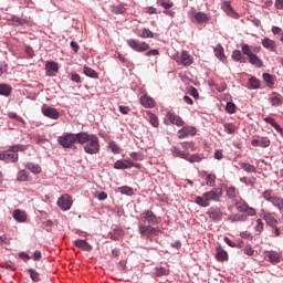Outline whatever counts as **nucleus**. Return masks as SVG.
<instances>
[{
    "instance_id": "obj_40",
    "label": "nucleus",
    "mask_w": 283,
    "mask_h": 283,
    "mask_svg": "<svg viewBox=\"0 0 283 283\" xmlns=\"http://www.w3.org/2000/svg\"><path fill=\"white\" fill-rule=\"evenodd\" d=\"M140 39H154V32L149 29H143L140 33H138Z\"/></svg>"
},
{
    "instance_id": "obj_42",
    "label": "nucleus",
    "mask_w": 283,
    "mask_h": 283,
    "mask_svg": "<svg viewBox=\"0 0 283 283\" xmlns=\"http://www.w3.org/2000/svg\"><path fill=\"white\" fill-rule=\"evenodd\" d=\"M222 9L224 10V12H227V14H229L230 17L235 14V11H233V8L231 7V2L229 1H224Z\"/></svg>"
},
{
    "instance_id": "obj_13",
    "label": "nucleus",
    "mask_w": 283,
    "mask_h": 283,
    "mask_svg": "<svg viewBox=\"0 0 283 283\" xmlns=\"http://www.w3.org/2000/svg\"><path fill=\"white\" fill-rule=\"evenodd\" d=\"M198 130L193 126H184L181 129L178 130V138H187L188 136H196Z\"/></svg>"
},
{
    "instance_id": "obj_16",
    "label": "nucleus",
    "mask_w": 283,
    "mask_h": 283,
    "mask_svg": "<svg viewBox=\"0 0 283 283\" xmlns=\"http://www.w3.org/2000/svg\"><path fill=\"white\" fill-rule=\"evenodd\" d=\"M167 120L177 127H182L185 125V120L180 116L174 115L172 113L168 112L166 114Z\"/></svg>"
},
{
    "instance_id": "obj_3",
    "label": "nucleus",
    "mask_w": 283,
    "mask_h": 283,
    "mask_svg": "<svg viewBox=\"0 0 283 283\" xmlns=\"http://www.w3.org/2000/svg\"><path fill=\"white\" fill-rule=\"evenodd\" d=\"M220 198H222V188H214L210 191H207L201 196H197L195 198L196 205L199 207H209L211 203L209 202L212 200L213 202H219Z\"/></svg>"
},
{
    "instance_id": "obj_61",
    "label": "nucleus",
    "mask_w": 283,
    "mask_h": 283,
    "mask_svg": "<svg viewBox=\"0 0 283 283\" xmlns=\"http://www.w3.org/2000/svg\"><path fill=\"white\" fill-rule=\"evenodd\" d=\"M243 252L245 255H253V253H255V251L253 250V248H251V245H245V248L243 249Z\"/></svg>"
},
{
    "instance_id": "obj_30",
    "label": "nucleus",
    "mask_w": 283,
    "mask_h": 283,
    "mask_svg": "<svg viewBox=\"0 0 283 283\" xmlns=\"http://www.w3.org/2000/svg\"><path fill=\"white\" fill-rule=\"evenodd\" d=\"M239 166L241 169H244L247 174H255L258 171V168L251 164L248 163H239Z\"/></svg>"
},
{
    "instance_id": "obj_58",
    "label": "nucleus",
    "mask_w": 283,
    "mask_h": 283,
    "mask_svg": "<svg viewBox=\"0 0 283 283\" xmlns=\"http://www.w3.org/2000/svg\"><path fill=\"white\" fill-rule=\"evenodd\" d=\"M247 213L245 216H250V217H253V216H258V211L254 209V208H251L248 206V208L245 209V212Z\"/></svg>"
},
{
    "instance_id": "obj_4",
    "label": "nucleus",
    "mask_w": 283,
    "mask_h": 283,
    "mask_svg": "<svg viewBox=\"0 0 283 283\" xmlns=\"http://www.w3.org/2000/svg\"><path fill=\"white\" fill-rule=\"evenodd\" d=\"M25 149H28V146L21 144L10 146L7 150H0V160L13 164L19 163V151H25Z\"/></svg>"
},
{
    "instance_id": "obj_27",
    "label": "nucleus",
    "mask_w": 283,
    "mask_h": 283,
    "mask_svg": "<svg viewBox=\"0 0 283 283\" xmlns=\"http://www.w3.org/2000/svg\"><path fill=\"white\" fill-rule=\"evenodd\" d=\"M214 55L221 63H227V56L224 55V49L222 46H218L214 49Z\"/></svg>"
},
{
    "instance_id": "obj_41",
    "label": "nucleus",
    "mask_w": 283,
    "mask_h": 283,
    "mask_svg": "<svg viewBox=\"0 0 283 283\" xmlns=\"http://www.w3.org/2000/svg\"><path fill=\"white\" fill-rule=\"evenodd\" d=\"M147 118L153 127H158V117L151 112H147Z\"/></svg>"
},
{
    "instance_id": "obj_56",
    "label": "nucleus",
    "mask_w": 283,
    "mask_h": 283,
    "mask_svg": "<svg viewBox=\"0 0 283 283\" xmlns=\"http://www.w3.org/2000/svg\"><path fill=\"white\" fill-rule=\"evenodd\" d=\"M8 117L14 120H18V123H23V118L18 116L14 112H9Z\"/></svg>"
},
{
    "instance_id": "obj_21",
    "label": "nucleus",
    "mask_w": 283,
    "mask_h": 283,
    "mask_svg": "<svg viewBox=\"0 0 283 283\" xmlns=\"http://www.w3.org/2000/svg\"><path fill=\"white\" fill-rule=\"evenodd\" d=\"M268 259L271 264H280L282 260V254H280V252L271 251L268 254Z\"/></svg>"
},
{
    "instance_id": "obj_36",
    "label": "nucleus",
    "mask_w": 283,
    "mask_h": 283,
    "mask_svg": "<svg viewBox=\"0 0 283 283\" xmlns=\"http://www.w3.org/2000/svg\"><path fill=\"white\" fill-rule=\"evenodd\" d=\"M125 235V232L119 228H114L113 232H111L112 240H118L119 238H123Z\"/></svg>"
},
{
    "instance_id": "obj_60",
    "label": "nucleus",
    "mask_w": 283,
    "mask_h": 283,
    "mask_svg": "<svg viewBox=\"0 0 283 283\" xmlns=\"http://www.w3.org/2000/svg\"><path fill=\"white\" fill-rule=\"evenodd\" d=\"M71 81H73V83H81V75H78V73H71Z\"/></svg>"
},
{
    "instance_id": "obj_33",
    "label": "nucleus",
    "mask_w": 283,
    "mask_h": 283,
    "mask_svg": "<svg viewBox=\"0 0 283 283\" xmlns=\"http://www.w3.org/2000/svg\"><path fill=\"white\" fill-rule=\"evenodd\" d=\"M248 87L249 90H260V80H258L256 77H250L248 80Z\"/></svg>"
},
{
    "instance_id": "obj_11",
    "label": "nucleus",
    "mask_w": 283,
    "mask_h": 283,
    "mask_svg": "<svg viewBox=\"0 0 283 283\" xmlns=\"http://www.w3.org/2000/svg\"><path fill=\"white\" fill-rule=\"evenodd\" d=\"M72 196L70 195H62L57 200V207H60L62 211H70V209H72Z\"/></svg>"
},
{
    "instance_id": "obj_44",
    "label": "nucleus",
    "mask_w": 283,
    "mask_h": 283,
    "mask_svg": "<svg viewBox=\"0 0 283 283\" xmlns=\"http://www.w3.org/2000/svg\"><path fill=\"white\" fill-rule=\"evenodd\" d=\"M120 193H124L125 196H134V188L129 186H123L119 188Z\"/></svg>"
},
{
    "instance_id": "obj_26",
    "label": "nucleus",
    "mask_w": 283,
    "mask_h": 283,
    "mask_svg": "<svg viewBox=\"0 0 283 283\" xmlns=\"http://www.w3.org/2000/svg\"><path fill=\"white\" fill-rule=\"evenodd\" d=\"M13 218L17 220V222H25L28 220V216H25V212L17 209L13 211Z\"/></svg>"
},
{
    "instance_id": "obj_19",
    "label": "nucleus",
    "mask_w": 283,
    "mask_h": 283,
    "mask_svg": "<svg viewBox=\"0 0 283 283\" xmlns=\"http://www.w3.org/2000/svg\"><path fill=\"white\" fill-rule=\"evenodd\" d=\"M74 247H76L77 249H81V251H86V252L92 251V245L87 243V241L85 240H81V239L75 240Z\"/></svg>"
},
{
    "instance_id": "obj_10",
    "label": "nucleus",
    "mask_w": 283,
    "mask_h": 283,
    "mask_svg": "<svg viewBox=\"0 0 283 283\" xmlns=\"http://www.w3.org/2000/svg\"><path fill=\"white\" fill-rule=\"evenodd\" d=\"M127 45L135 52H147V50H149V44L147 42H139L135 39L127 40Z\"/></svg>"
},
{
    "instance_id": "obj_24",
    "label": "nucleus",
    "mask_w": 283,
    "mask_h": 283,
    "mask_svg": "<svg viewBox=\"0 0 283 283\" xmlns=\"http://www.w3.org/2000/svg\"><path fill=\"white\" fill-rule=\"evenodd\" d=\"M248 219L247 214L235 213L228 217V222H247Z\"/></svg>"
},
{
    "instance_id": "obj_57",
    "label": "nucleus",
    "mask_w": 283,
    "mask_h": 283,
    "mask_svg": "<svg viewBox=\"0 0 283 283\" xmlns=\"http://www.w3.org/2000/svg\"><path fill=\"white\" fill-rule=\"evenodd\" d=\"M270 103H271V105H273L274 107H275V106L280 107V105H282V99H280V97H271V98H270Z\"/></svg>"
},
{
    "instance_id": "obj_15",
    "label": "nucleus",
    "mask_w": 283,
    "mask_h": 283,
    "mask_svg": "<svg viewBox=\"0 0 283 283\" xmlns=\"http://www.w3.org/2000/svg\"><path fill=\"white\" fill-rule=\"evenodd\" d=\"M263 220H265L268 227L270 228L280 224V221H277V218H275V213L273 212H264Z\"/></svg>"
},
{
    "instance_id": "obj_43",
    "label": "nucleus",
    "mask_w": 283,
    "mask_h": 283,
    "mask_svg": "<svg viewBox=\"0 0 283 283\" xmlns=\"http://www.w3.org/2000/svg\"><path fill=\"white\" fill-rule=\"evenodd\" d=\"M223 127H224V132H226L227 134H235V130L238 129V128L235 127V124H232V123H226V124L223 125Z\"/></svg>"
},
{
    "instance_id": "obj_48",
    "label": "nucleus",
    "mask_w": 283,
    "mask_h": 283,
    "mask_svg": "<svg viewBox=\"0 0 283 283\" xmlns=\"http://www.w3.org/2000/svg\"><path fill=\"white\" fill-rule=\"evenodd\" d=\"M125 11H126V9L123 6H114L112 8L113 14H125Z\"/></svg>"
},
{
    "instance_id": "obj_49",
    "label": "nucleus",
    "mask_w": 283,
    "mask_h": 283,
    "mask_svg": "<svg viewBox=\"0 0 283 283\" xmlns=\"http://www.w3.org/2000/svg\"><path fill=\"white\" fill-rule=\"evenodd\" d=\"M109 149L113 151V154H120V146L116 144L115 142H111L108 144Z\"/></svg>"
},
{
    "instance_id": "obj_9",
    "label": "nucleus",
    "mask_w": 283,
    "mask_h": 283,
    "mask_svg": "<svg viewBox=\"0 0 283 283\" xmlns=\"http://www.w3.org/2000/svg\"><path fill=\"white\" fill-rule=\"evenodd\" d=\"M132 167L140 169V164H136L132 159H119L114 164V169H132Z\"/></svg>"
},
{
    "instance_id": "obj_31",
    "label": "nucleus",
    "mask_w": 283,
    "mask_h": 283,
    "mask_svg": "<svg viewBox=\"0 0 283 283\" xmlns=\"http://www.w3.org/2000/svg\"><path fill=\"white\" fill-rule=\"evenodd\" d=\"M12 94V86L10 84H0V96H10Z\"/></svg>"
},
{
    "instance_id": "obj_20",
    "label": "nucleus",
    "mask_w": 283,
    "mask_h": 283,
    "mask_svg": "<svg viewBox=\"0 0 283 283\" xmlns=\"http://www.w3.org/2000/svg\"><path fill=\"white\" fill-rule=\"evenodd\" d=\"M139 101L143 107H156V102L147 94L143 95Z\"/></svg>"
},
{
    "instance_id": "obj_64",
    "label": "nucleus",
    "mask_w": 283,
    "mask_h": 283,
    "mask_svg": "<svg viewBox=\"0 0 283 283\" xmlns=\"http://www.w3.org/2000/svg\"><path fill=\"white\" fill-rule=\"evenodd\" d=\"M214 158H216V160H222V158H224V155L222 154V150H216L214 151Z\"/></svg>"
},
{
    "instance_id": "obj_50",
    "label": "nucleus",
    "mask_w": 283,
    "mask_h": 283,
    "mask_svg": "<svg viewBox=\"0 0 283 283\" xmlns=\"http://www.w3.org/2000/svg\"><path fill=\"white\" fill-rule=\"evenodd\" d=\"M206 185L208 187H213L216 185V175H208L206 177Z\"/></svg>"
},
{
    "instance_id": "obj_37",
    "label": "nucleus",
    "mask_w": 283,
    "mask_h": 283,
    "mask_svg": "<svg viewBox=\"0 0 283 283\" xmlns=\"http://www.w3.org/2000/svg\"><path fill=\"white\" fill-rule=\"evenodd\" d=\"M83 74H85V76H88V78H98V74L96 73V71H94L90 66H84Z\"/></svg>"
},
{
    "instance_id": "obj_51",
    "label": "nucleus",
    "mask_w": 283,
    "mask_h": 283,
    "mask_svg": "<svg viewBox=\"0 0 283 283\" xmlns=\"http://www.w3.org/2000/svg\"><path fill=\"white\" fill-rule=\"evenodd\" d=\"M182 149H190L191 151H196V145L192 142H184L181 144Z\"/></svg>"
},
{
    "instance_id": "obj_29",
    "label": "nucleus",
    "mask_w": 283,
    "mask_h": 283,
    "mask_svg": "<svg viewBox=\"0 0 283 283\" xmlns=\"http://www.w3.org/2000/svg\"><path fill=\"white\" fill-rule=\"evenodd\" d=\"M172 154L177 158H182L184 160L189 159V153L180 150L178 147L174 146L172 147Z\"/></svg>"
},
{
    "instance_id": "obj_59",
    "label": "nucleus",
    "mask_w": 283,
    "mask_h": 283,
    "mask_svg": "<svg viewBox=\"0 0 283 283\" xmlns=\"http://www.w3.org/2000/svg\"><path fill=\"white\" fill-rule=\"evenodd\" d=\"M159 4L161 6V8H165V10H169V9L174 8V3L172 2H167L165 0H161L159 2Z\"/></svg>"
},
{
    "instance_id": "obj_32",
    "label": "nucleus",
    "mask_w": 283,
    "mask_h": 283,
    "mask_svg": "<svg viewBox=\"0 0 283 283\" xmlns=\"http://www.w3.org/2000/svg\"><path fill=\"white\" fill-rule=\"evenodd\" d=\"M195 20L197 23H207L209 21V15L205 12L195 13Z\"/></svg>"
},
{
    "instance_id": "obj_63",
    "label": "nucleus",
    "mask_w": 283,
    "mask_h": 283,
    "mask_svg": "<svg viewBox=\"0 0 283 283\" xmlns=\"http://www.w3.org/2000/svg\"><path fill=\"white\" fill-rule=\"evenodd\" d=\"M130 158L134 160H143L144 157H143V154L140 153H132Z\"/></svg>"
},
{
    "instance_id": "obj_53",
    "label": "nucleus",
    "mask_w": 283,
    "mask_h": 283,
    "mask_svg": "<svg viewBox=\"0 0 283 283\" xmlns=\"http://www.w3.org/2000/svg\"><path fill=\"white\" fill-rule=\"evenodd\" d=\"M269 145H271L269 137H262L259 139V147H269Z\"/></svg>"
},
{
    "instance_id": "obj_39",
    "label": "nucleus",
    "mask_w": 283,
    "mask_h": 283,
    "mask_svg": "<svg viewBox=\"0 0 283 283\" xmlns=\"http://www.w3.org/2000/svg\"><path fill=\"white\" fill-rule=\"evenodd\" d=\"M263 81L266 83V85L270 87V90H273L275 83H273V75L269 73H263Z\"/></svg>"
},
{
    "instance_id": "obj_55",
    "label": "nucleus",
    "mask_w": 283,
    "mask_h": 283,
    "mask_svg": "<svg viewBox=\"0 0 283 283\" xmlns=\"http://www.w3.org/2000/svg\"><path fill=\"white\" fill-rule=\"evenodd\" d=\"M254 229L255 231H258V233H262V231H264V222L262 221V219L256 220V226Z\"/></svg>"
},
{
    "instance_id": "obj_46",
    "label": "nucleus",
    "mask_w": 283,
    "mask_h": 283,
    "mask_svg": "<svg viewBox=\"0 0 283 283\" xmlns=\"http://www.w3.org/2000/svg\"><path fill=\"white\" fill-rule=\"evenodd\" d=\"M28 271H29L30 277H31V280H32L33 282H41V277H40V275H39V272H36V270L30 269V270H28Z\"/></svg>"
},
{
    "instance_id": "obj_62",
    "label": "nucleus",
    "mask_w": 283,
    "mask_h": 283,
    "mask_svg": "<svg viewBox=\"0 0 283 283\" xmlns=\"http://www.w3.org/2000/svg\"><path fill=\"white\" fill-rule=\"evenodd\" d=\"M214 88L217 92H224V90H227V84L226 83L214 84Z\"/></svg>"
},
{
    "instance_id": "obj_18",
    "label": "nucleus",
    "mask_w": 283,
    "mask_h": 283,
    "mask_svg": "<svg viewBox=\"0 0 283 283\" xmlns=\"http://www.w3.org/2000/svg\"><path fill=\"white\" fill-rule=\"evenodd\" d=\"M262 45L265 48V50H269L270 52H276L277 51V44L274 40H271L269 38H264L262 40Z\"/></svg>"
},
{
    "instance_id": "obj_47",
    "label": "nucleus",
    "mask_w": 283,
    "mask_h": 283,
    "mask_svg": "<svg viewBox=\"0 0 283 283\" xmlns=\"http://www.w3.org/2000/svg\"><path fill=\"white\" fill-rule=\"evenodd\" d=\"M169 273V270L165 269V268H156L155 269V275L157 277H163V275H167Z\"/></svg>"
},
{
    "instance_id": "obj_35",
    "label": "nucleus",
    "mask_w": 283,
    "mask_h": 283,
    "mask_svg": "<svg viewBox=\"0 0 283 283\" xmlns=\"http://www.w3.org/2000/svg\"><path fill=\"white\" fill-rule=\"evenodd\" d=\"M232 59L237 61V63H247V59L242 56V52L240 50H234L232 52Z\"/></svg>"
},
{
    "instance_id": "obj_5",
    "label": "nucleus",
    "mask_w": 283,
    "mask_h": 283,
    "mask_svg": "<svg viewBox=\"0 0 283 283\" xmlns=\"http://www.w3.org/2000/svg\"><path fill=\"white\" fill-rule=\"evenodd\" d=\"M82 133L72 134V133H64L62 136L57 137V143L64 149H72L76 143H78V137Z\"/></svg>"
},
{
    "instance_id": "obj_14",
    "label": "nucleus",
    "mask_w": 283,
    "mask_h": 283,
    "mask_svg": "<svg viewBox=\"0 0 283 283\" xmlns=\"http://www.w3.org/2000/svg\"><path fill=\"white\" fill-rule=\"evenodd\" d=\"M46 76H56L59 74V63L49 61L45 64Z\"/></svg>"
},
{
    "instance_id": "obj_25",
    "label": "nucleus",
    "mask_w": 283,
    "mask_h": 283,
    "mask_svg": "<svg viewBox=\"0 0 283 283\" xmlns=\"http://www.w3.org/2000/svg\"><path fill=\"white\" fill-rule=\"evenodd\" d=\"M234 206L237 208V211H239V213H244L249 207V203H247L244 199H240L234 202Z\"/></svg>"
},
{
    "instance_id": "obj_2",
    "label": "nucleus",
    "mask_w": 283,
    "mask_h": 283,
    "mask_svg": "<svg viewBox=\"0 0 283 283\" xmlns=\"http://www.w3.org/2000/svg\"><path fill=\"white\" fill-rule=\"evenodd\" d=\"M241 51L244 56H248L249 63L254 67H264V62L258 56L262 52V46H251L249 44H241Z\"/></svg>"
},
{
    "instance_id": "obj_8",
    "label": "nucleus",
    "mask_w": 283,
    "mask_h": 283,
    "mask_svg": "<svg viewBox=\"0 0 283 283\" xmlns=\"http://www.w3.org/2000/svg\"><path fill=\"white\" fill-rule=\"evenodd\" d=\"M174 60L178 65H184V67H189L193 65V57L189 55V52L182 51L180 54L174 56Z\"/></svg>"
},
{
    "instance_id": "obj_23",
    "label": "nucleus",
    "mask_w": 283,
    "mask_h": 283,
    "mask_svg": "<svg viewBox=\"0 0 283 283\" xmlns=\"http://www.w3.org/2000/svg\"><path fill=\"white\" fill-rule=\"evenodd\" d=\"M11 21H12V25H14L15 28H18V25H32L29 20L24 18H19L17 15H13L11 18Z\"/></svg>"
},
{
    "instance_id": "obj_54",
    "label": "nucleus",
    "mask_w": 283,
    "mask_h": 283,
    "mask_svg": "<svg viewBox=\"0 0 283 283\" xmlns=\"http://www.w3.org/2000/svg\"><path fill=\"white\" fill-rule=\"evenodd\" d=\"M188 163H200V160H202V158H200V155L198 154H193V155H188Z\"/></svg>"
},
{
    "instance_id": "obj_12",
    "label": "nucleus",
    "mask_w": 283,
    "mask_h": 283,
    "mask_svg": "<svg viewBox=\"0 0 283 283\" xmlns=\"http://www.w3.org/2000/svg\"><path fill=\"white\" fill-rule=\"evenodd\" d=\"M206 213L213 222H220L222 220V209L218 207H210Z\"/></svg>"
},
{
    "instance_id": "obj_22",
    "label": "nucleus",
    "mask_w": 283,
    "mask_h": 283,
    "mask_svg": "<svg viewBox=\"0 0 283 283\" xmlns=\"http://www.w3.org/2000/svg\"><path fill=\"white\" fill-rule=\"evenodd\" d=\"M216 251V258L218 262H227V260H229V253H227V251H224L222 248L218 247Z\"/></svg>"
},
{
    "instance_id": "obj_52",
    "label": "nucleus",
    "mask_w": 283,
    "mask_h": 283,
    "mask_svg": "<svg viewBox=\"0 0 283 283\" xmlns=\"http://www.w3.org/2000/svg\"><path fill=\"white\" fill-rule=\"evenodd\" d=\"M240 182H243V185H247V187H253L254 182H253V178L251 177H242L240 178Z\"/></svg>"
},
{
    "instance_id": "obj_45",
    "label": "nucleus",
    "mask_w": 283,
    "mask_h": 283,
    "mask_svg": "<svg viewBox=\"0 0 283 283\" xmlns=\"http://www.w3.org/2000/svg\"><path fill=\"white\" fill-rule=\"evenodd\" d=\"M227 196L230 198V200H234V198H238V192L235 191V187H229L227 189Z\"/></svg>"
},
{
    "instance_id": "obj_1",
    "label": "nucleus",
    "mask_w": 283,
    "mask_h": 283,
    "mask_svg": "<svg viewBox=\"0 0 283 283\" xmlns=\"http://www.w3.org/2000/svg\"><path fill=\"white\" fill-rule=\"evenodd\" d=\"M78 145H84V151L91 156L101 151L98 136L87 132H82V135L78 137Z\"/></svg>"
},
{
    "instance_id": "obj_28",
    "label": "nucleus",
    "mask_w": 283,
    "mask_h": 283,
    "mask_svg": "<svg viewBox=\"0 0 283 283\" xmlns=\"http://www.w3.org/2000/svg\"><path fill=\"white\" fill-rule=\"evenodd\" d=\"M17 180H19V182H28L30 181V172H28V170H20L17 175Z\"/></svg>"
},
{
    "instance_id": "obj_6",
    "label": "nucleus",
    "mask_w": 283,
    "mask_h": 283,
    "mask_svg": "<svg viewBox=\"0 0 283 283\" xmlns=\"http://www.w3.org/2000/svg\"><path fill=\"white\" fill-rule=\"evenodd\" d=\"M160 222V218L156 217L154 211L151 210H145L140 214V221L138 224H148V226H156Z\"/></svg>"
},
{
    "instance_id": "obj_34",
    "label": "nucleus",
    "mask_w": 283,
    "mask_h": 283,
    "mask_svg": "<svg viewBox=\"0 0 283 283\" xmlns=\"http://www.w3.org/2000/svg\"><path fill=\"white\" fill-rule=\"evenodd\" d=\"M264 122L268 123L269 125H271L272 127H274V129H276L279 132V134H282V127L280 126V124H277V122H275V118L265 117Z\"/></svg>"
},
{
    "instance_id": "obj_17",
    "label": "nucleus",
    "mask_w": 283,
    "mask_h": 283,
    "mask_svg": "<svg viewBox=\"0 0 283 283\" xmlns=\"http://www.w3.org/2000/svg\"><path fill=\"white\" fill-rule=\"evenodd\" d=\"M42 114L46 116V118H52L53 120L59 119L60 113L54 107H43Z\"/></svg>"
},
{
    "instance_id": "obj_38",
    "label": "nucleus",
    "mask_w": 283,
    "mask_h": 283,
    "mask_svg": "<svg viewBox=\"0 0 283 283\" xmlns=\"http://www.w3.org/2000/svg\"><path fill=\"white\" fill-rule=\"evenodd\" d=\"M25 168L31 171V174H41V166L33 164V163H28L25 165Z\"/></svg>"
},
{
    "instance_id": "obj_7",
    "label": "nucleus",
    "mask_w": 283,
    "mask_h": 283,
    "mask_svg": "<svg viewBox=\"0 0 283 283\" xmlns=\"http://www.w3.org/2000/svg\"><path fill=\"white\" fill-rule=\"evenodd\" d=\"M138 229L142 238H146L147 240L154 238V235H158V230L154 226L138 223Z\"/></svg>"
}]
</instances>
